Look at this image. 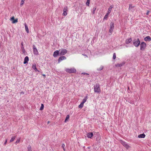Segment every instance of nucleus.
<instances>
[{"mask_svg": "<svg viewBox=\"0 0 151 151\" xmlns=\"http://www.w3.org/2000/svg\"><path fill=\"white\" fill-rule=\"evenodd\" d=\"M94 91L95 92L99 93L101 92L100 85L99 84H96L94 86Z\"/></svg>", "mask_w": 151, "mask_h": 151, "instance_id": "nucleus-1", "label": "nucleus"}, {"mask_svg": "<svg viewBox=\"0 0 151 151\" xmlns=\"http://www.w3.org/2000/svg\"><path fill=\"white\" fill-rule=\"evenodd\" d=\"M133 44L136 47H138L140 44V41L139 38L134 39L133 40Z\"/></svg>", "mask_w": 151, "mask_h": 151, "instance_id": "nucleus-2", "label": "nucleus"}, {"mask_svg": "<svg viewBox=\"0 0 151 151\" xmlns=\"http://www.w3.org/2000/svg\"><path fill=\"white\" fill-rule=\"evenodd\" d=\"M140 50H144L146 47V44L144 42H142L140 44Z\"/></svg>", "mask_w": 151, "mask_h": 151, "instance_id": "nucleus-3", "label": "nucleus"}, {"mask_svg": "<svg viewBox=\"0 0 151 151\" xmlns=\"http://www.w3.org/2000/svg\"><path fill=\"white\" fill-rule=\"evenodd\" d=\"M76 71V70L74 68H71L70 69L67 68V72L69 73H74Z\"/></svg>", "mask_w": 151, "mask_h": 151, "instance_id": "nucleus-4", "label": "nucleus"}, {"mask_svg": "<svg viewBox=\"0 0 151 151\" xmlns=\"http://www.w3.org/2000/svg\"><path fill=\"white\" fill-rule=\"evenodd\" d=\"M121 143L127 149H128L130 146L127 143L122 140H120Z\"/></svg>", "mask_w": 151, "mask_h": 151, "instance_id": "nucleus-5", "label": "nucleus"}, {"mask_svg": "<svg viewBox=\"0 0 151 151\" xmlns=\"http://www.w3.org/2000/svg\"><path fill=\"white\" fill-rule=\"evenodd\" d=\"M110 27L109 31L110 33H112L114 27V23L113 22H111L110 24Z\"/></svg>", "mask_w": 151, "mask_h": 151, "instance_id": "nucleus-6", "label": "nucleus"}, {"mask_svg": "<svg viewBox=\"0 0 151 151\" xmlns=\"http://www.w3.org/2000/svg\"><path fill=\"white\" fill-rule=\"evenodd\" d=\"M33 53L34 55H37L38 54L39 52L37 50L36 48L35 45H34L33 46Z\"/></svg>", "mask_w": 151, "mask_h": 151, "instance_id": "nucleus-7", "label": "nucleus"}, {"mask_svg": "<svg viewBox=\"0 0 151 151\" xmlns=\"http://www.w3.org/2000/svg\"><path fill=\"white\" fill-rule=\"evenodd\" d=\"M60 55H65L66 53V50L65 49H62L60 50Z\"/></svg>", "mask_w": 151, "mask_h": 151, "instance_id": "nucleus-8", "label": "nucleus"}, {"mask_svg": "<svg viewBox=\"0 0 151 151\" xmlns=\"http://www.w3.org/2000/svg\"><path fill=\"white\" fill-rule=\"evenodd\" d=\"M59 55H60L59 51L57 50L55 51L54 52L53 56L54 57H56Z\"/></svg>", "mask_w": 151, "mask_h": 151, "instance_id": "nucleus-9", "label": "nucleus"}, {"mask_svg": "<svg viewBox=\"0 0 151 151\" xmlns=\"http://www.w3.org/2000/svg\"><path fill=\"white\" fill-rule=\"evenodd\" d=\"M66 57L64 56H61L59 58L58 60V63H59L61 61L65 59Z\"/></svg>", "mask_w": 151, "mask_h": 151, "instance_id": "nucleus-10", "label": "nucleus"}, {"mask_svg": "<svg viewBox=\"0 0 151 151\" xmlns=\"http://www.w3.org/2000/svg\"><path fill=\"white\" fill-rule=\"evenodd\" d=\"M29 60V57L28 56H26L24 58V64H25L28 63Z\"/></svg>", "mask_w": 151, "mask_h": 151, "instance_id": "nucleus-11", "label": "nucleus"}, {"mask_svg": "<svg viewBox=\"0 0 151 151\" xmlns=\"http://www.w3.org/2000/svg\"><path fill=\"white\" fill-rule=\"evenodd\" d=\"M125 64V63L124 62H123L122 63L120 64H117L115 65V66L116 67H119L122 66L123 65Z\"/></svg>", "mask_w": 151, "mask_h": 151, "instance_id": "nucleus-12", "label": "nucleus"}, {"mask_svg": "<svg viewBox=\"0 0 151 151\" xmlns=\"http://www.w3.org/2000/svg\"><path fill=\"white\" fill-rule=\"evenodd\" d=\"M144 40L145 41H151V38L149 36H148L144 38Z\"/></svg>", "mask_w": 151, "mask_h": 151, "instance_id": "nucleus-13", "label": "nucleus"}, {"mask_svg": "<svg viewBox=\"0 0 151 151\" xmlns=\"http://www.w3.org/2000/svg\"><path fill=\"white\" fill-rule=\"evenodd\" d=\"M93 135V134L92 132H89L87 134V136L89 138H91Z\"/></svg>", "mask_w": 151, "mask_h": 151, "instance_id": "nucleus-14", "label": "nucleus"}, {"mask_svg": "<svg viewBox=\"0 0 151 151\" xmlns=\"http://www.w3.org/2000/svg\"><path fill=\"white\" fill-rule=\"evenodd\" d=\"M32 68L36 71H39L37 70V68H36V65L35 64H33L32 65Z\"/></svg>", "mask_w": 151, "mask_h": 151, "instance_id": "nucleus-15", "label": "nucleus"}, {"mask_svg": "<svg viewBox=\"0 0 151 151\" xmlns=\"http://www.w3.org/2000/svg\"><path fill=\"white\" fill-rule=\"evenodd\" d=\"M145 137V135L144 134H141L138 136L139 138H144Z\"/></svg>", "mask_w": 151, "mask_h": 151, "instance_id": "nucleus-16", "label": "nucleus"}, {"mask_svg": "<svg viewBox=\"0 0 151 151\" xmlns=\"http://www.w3.org/2000/svg\"><path fill=\"white\" fill-rule=\"evenodd\" d=\"M132 41V39L131 38H129L128 39H127L126 41V43L127 44H128L130 43Z\"/></svg>", "mask_w": 151, "mask_h": 151, "instance_id": "nucleus-17", "label": "nucleus"}, {"mask_svg": "<svg viewBox=\"0 0 151 151\" xmlns=\"http://www.w3.org/2000/svg\"><path fill=\"white\" fill-rule=\"evenodd\" d=\"M113 7V6H111L109 7L108 8V12L109 13H110Z\"/></svg>", "mask_w": 151, "mask_h": 151, "instance_id": "nucleus-18", "label": "nucleus"}, {"mask_svg": "<svg viewBox=\"0 0 151 151\" xmlns=\"http://www.w3.org/2000/svg\"><path fill=\"white\" fill-rule=\"evenodd\" d=\"M24 26L26 31L27 33H28L29 32L28 28L26 23L24 24Z\"/></svg>", "mask_w": 151, "mask_h": 151, "instance_id": "nucleus-19", "label": "nucleus"}, {"mask_svg": "<svg viewBox=\"0 0 151 151\" xmlns=\"http://www.w3.org/2000/svg\"><path fill=\"white\" fill-rule=\"evenodd\" d=\"M16 137V136H13L12 137L11 139L10 140V142H12L13 141H14V140L15 139V138Z\"/></svg>", "mask_w": 151, "mask_h": 151, "instance_id": "nucleus-20", "label": "nucleus"}, {"mask_svg": "<svg viewBox=\"0 0 151 151\" xmlns=\"http://www.w3.org/2000/svg\"><path fill=\"white\" fill-rule=\"evenodd\" d=\"M109 14L110 13H109L108 12L105 16L104 18V19H107L108 17V16Z\"/></svg>", "mask_w": 151, "mask_h": 151, "instance_id": "nucleus-21", "label": "nucleus"}, {"mask_svg": "<svg viewBox=\"0 0 151 151\" xmlns=\"http://www.w3.org/2000/svg\"><path fill=\"white\" fill-rule=\"evenodd\" d=\"M87 99V97L86 96L85 98L83 99V101L81 102L83 104H84L86 101Z\"/></svg>", "mask_w": 151, "mask_h": 151, "instance_id": "nucleus-22", "label": "nucleus"}, {"mask_svg": "<svg viewBox=\"0 0 151 151\" xmlns=\"http://www.w3.org/2000/svg\"><path fill=\"white\" fill-rule=\"evenodd\" d=\"M96 6H94L93 9H92V10H93V12H92V13H93V14H94L95 13V10H96Z\"/></svg>", "mask_w": 151, "mask_h": 151, "instance_id": "nucleus-23", "label": "nucleus"}, {"mask_svg": "<svg viewBox=\"0 0 151 151\" xmlns=\"http://www.w3.org/2000/svg\"><path fill=\"white\" fill-rule=\"evenodd\" d=\"M104 68V67L103 66H101L99 68L97 69V70L98 71H101Z\"/></svg>", "mask_w": 151, "mask_h": 151, "instance_id": "nucleus-24", "label": "nucleus"}, {"mask_svg": "<svg viewBox=\"0 0 151 151\" xmlns=\"http://www.w3.org/2000/svg\"><path fill=\"white\" fill-rule=\"evenodd\" d=\"M83 103H81V104L78 106V107L79 108H82L83 106Z\"/></svg>", "mask_w": 151, "mask_h": 151, "instance_id": "nucleus-25", "label": "nucleus"}, {"mask_svg": "<svg viewBox=\"0 0 151 151\" xmlns=\"http://www.w3.org/2000/svg\"><path fill=\"white\" fill-rule=\"evenodd\" d=\"M44 105L43 104H42L41 105V106L40 109V110H42L44 109Z\"/></svg>", "mask_w": 151, "mask_h": 151, "instance_id": "nucleus-26", "label": "nucleus"}, {"mask_svg": "<svg viewBox=\"0 0 151 151\" xmlns=\"http://www.w3.org/2000/svg\"><path fill=\"white\" fill-rule=\"evenodd\" d=\"M66 14V9H63V15H65Z\"/></svg>", "mask_w": 151, "mask_h": 151, "instance_id": "nucleus-27", "label": "nucleus"}, {"mask_svg": "<svg viewBox=\"0 0 151 151\" xmlns=\"http://www.w3.org/2000/svg\"><path fill=\"white\" fill-rule=\"evenodd\" d=\"M25 0H22L21 1L20 5H22L24 3V2Z\"/></svg>", "mask_w": 151, "mask_h": 151, "instance_id": "nucleus-28", "label": "nucleus"}, {"mask_svg": "<svg viewBox=\"0 0 151 151\" xmlns=\"http://www.w3.org/2000/svg\"><path fill=\"white\" fill-rule=\"evenodd\" d=\"M20 138H19V139H18L16 141L15 144H17V143H19L20 141Z\"/></svg>", "mask_w": 151, "mask_h": 151, "instance_id": "nucleus-29", "label": "nucleus"}, {"mask_svg": "<svg viewBox=\"0 0 151 151\" xmlns=\"http://www.w3.org/2000/svg\"><path fill=\"white\" fill-rule=\"evenodd\" d=\"M17 22H18V21H17V19H14V20H13L12 21V23H15Z\"/></svg>", "mask_w": 151, "mask_h": 151, "instance_id": "nucleus-30", "label": "nucleus"}, {"mask_svg": "<svg viewBox=\"0 0 151 151\" xmlns=\"http://www.w3.org/2000/svg\"><path fill=\"white\" fill-rule=\"evenodd\" d=\"M62 147L63 148V150L64 151H65V148L64 147L65 146V145H64V144L63 143L62 144Z\"/></svg>", "mask_w": 151, "mask_h": 151, "instance_id": "nucleus-31", "label": "nucleus"}, {"mask_svg": "<svg viewBox=\"0 0 151 151\" xmlns=\"http://www.w3.org/2000/svg\"><path fill=\"white\" fill-rule=\"evenodd\" d=\"M90 3V0H87V1L86 2V4L88 6H89Z\"/></svg>", "mask_w": 151, "mask_h": 151, "instance_id": "nucleus-32", "label": "nucleus"}, {"mask_svg": "<svg viewBox=\"0 0 151 151\" xmlns=\"http://www.w3.org/2000/svg\"><path fill=\"white\" fill-rule=\"evenodd\" d=\"M134 7L132 6V4H130L129 6V10L131 9L133 7Z\"/></svg>", "mask_w": 151, "mask_h": 151, "instance_id": "nucleus-33", "label": "nucleus"}, {"mask_svg": "<svg viewBox=\"0 0 151 151\" xmlns=\"http://www.w3.org/2000/svg\"><path fill=\"white\" fill-rule=\"evenodd\" d=\"M28 151H32L31 147L30 146L28 147Z\"/></svg>", "mask_w": 151, "mask_h": 151, "instance_id": "nucleus-34", "label": "nucleus"}, {"mask_svg": "<svg viewBox=\"0 0 151 151\" xmlns=\"http://www.w3.org/2000/svg\"><path fill=\"white\" fill-rule=\"evenodd\" d=\"M116 58V55L115 53H114L113 54V59H115Z\"/></svg>", "mask_w": 151, "mask_h": 151, "instance_id": "nucleus-35", "label": "nucleus"}, {"mask_svg": "<svg viewBox=\"0 0 151 151\" xmlns=\"http://www.w3.org/2000/svg\"><path fill=\"white\" fill-rule=\"evenodd\" d=\"M21 45H22V47H21L22 49V50H24V47H23V42H22L21 43Z\"/></svg>", "mask_w": 151, "mask_h": 151, "instance_id": "nucleus-36", "label": "nucleus"}, {"mask_svg": "<svg viewBox=\"0 0 151 151\" xmlns=\"http://www.w3.org/2000/svg\"><path fill=\"white\" fill-rule=\"evenodd\" d=\"M14 17H12L11 19H10V20L11 21H13V20H14Z\"/></svg>", "mask_w": 151, "mask_h": 151, "instance_id": "nucleus-37", "label": "nucleus"}, {"mask_svg": "<svg viewBox=\"0 0 151 151\" xmlns=\"http://www.w3.org/2000/svg\"><path fill=\"white\" fill-rule=\"evenodd\" d=\"M69 115H67V121H68V119H69Z\"/></svg>", "mask_w": 151, "mask_h": 151, "instance_id": "nucleus-38", "label": "nucleus"}, {"mask_svg": "<svg viewBox=\"0 0 151 151\" xmlns=\"http://www.w3.org/2000/svg\"><path fill=\"white\" fill-rule=\"evenodd\" d=\"M82 74H83V75L86 74V75H89V74H88V73H82Z\"/></svg>", "mask_w": 151, "mask_h": 151, "instance_id": "nucleus-39", "label": "nucleus"}, {"mask_svg": "<svg viewBox=\"0 0 151 151\" xmlns=\"http://www.w3.org/2000/svg\"><path fill=\"white\" fill-rule=\"evenodd\" d=\"M150 12V11H148V10L147 11V13H146V15H148L149 14V12Z\"/></svg>", "mask_w": 151, "mask_h": 151, "instance_id": "nucleus-40", "label": "nucleus"}, {"mask_svg": "<svg viewBox=\"0 0 151 151\" xmlns=\"http://www.w3.org/2000/svg\"><path fill=\"white\" fill-rule=\"evenodd\" d=\"M7 139H6V140H5V142L4 143V145H6V143H7Z\"/></svg>", "mask_w": 151, "mask_h": 151, "instance_id": "nucleus-41", "label": "nucleus"}, {"mask_svg": "<svg viewBox=\"0 0 151 151\" xmlns=\"http://www.w3.org/2000/svg\"><path fill=\"white\" fill-rule=\"evenodd\" d=\"M66 118L65 120V122H66Z\"/></svg>", "mask_w": 151, "mask_h": 151, "instance_id": "nucleus-42", "label": "nucleus"}, {"mask_svg": "<svg viewBox=\"0 0 151 151\" xmlns=\"http://www.w3.org/2000/svg\"><path fill=\"white\" fill-rule=\"evenodd\" d=\"M90 147H88V149H90Z\"/></svg>", "mask_w": 151, "mask_h": 151, "instance_id": "nucleus-43", "label": "nucleus"}, {"mask_svg": "<svg viewBox=\"0 0 151 151\" xmlns=\"http://www.w3.org/2000/svg\"><path fill=\"white\" fill-rule=\"evenodd\" d=\"M87 151H91L90 150H88Z\"/></svg>", "mask_w": 151, "mask_h": 151, "instance_id": "nucleus-44", "label": "nucleus"}, {"mask_svg": "<svg viewBox=\"0 0 151 151\" xmlns=\"http://www.w3.org/2000/svg\"><path fill=\"white\" fill-rule=\"evenodd\" d=\"M42 75L43 76H45V74H43Z\"/></svg>", "mask_w": 151, "mask_h": 151, "instance_id": "nucleus-45", "label": "nucleus"}, {"mask_svg": "<svg viewBox=\"0 0 151 151\" xmlns=\"http://www.w3.org/2000/svg\"><path fill=\"white\" fill-rule=\"evenodd\" d=\"M128 89H129V87H128Z\"/></svg>", "mask_w": 151, "mask_h": 151, "instance_id": "nucleus-46", "label": "nucleus"}]
</instances>
